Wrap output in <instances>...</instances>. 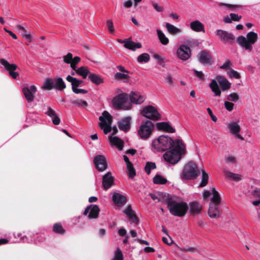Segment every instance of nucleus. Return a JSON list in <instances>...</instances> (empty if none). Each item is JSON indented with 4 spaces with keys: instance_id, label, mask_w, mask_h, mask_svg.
I'll return each instance as SVG.
<instances>
[{
    "instance_id": "1",
    "label": "nucleus",
    "mask_w": 260,
    "mask_h": 260,
    "mask_svg": "<svg viewBox=\"0 0 260 260\" xmlns=\"http://www.w3.org/2000/svg\"><path fill=\"white\" fill-rule=\"evenodd\" d=\"M171 150L167 151L164 154V158L167 161L174 165L181 159V156L185 150V146L181 140L177 139L174 141Z\"/></svg>"
},
{
    "instance_id": "2",
    "label": "nucleus",
    "mask_w": 260,
    "mask_h": 260,
    "mask_svg": "<svg viewBox=\"0 0 260 260\" xmlns=\"http://www.w3.org/2000/svg\"><path fill=\"white\" fill-rule=\"evenodd\" d=\"M167 204L170 213L175 216H184L188 209L187 203L182 201L171 200L167 201Z\"/></svg>"
},
{
    "instance_id": "3",
    "label": "nucleus",
    "mask_w": 260,
    "mask_h": 260,
    "mask_svg": "<svg viewBox=\"0 0 260 260\" xmlns=\"http://www.w3.org/2000/svg\"><path fill=\"white\" fill-rule=\"evenodd\" d=\"M174 141L173 139L165 135L160 136L157 139L152 141V147L153 149L157 151H165L174 145Z\"/></svg>"
},
{
    "instance_id": "4",
    "label": "nucleus",
    "mask_w": 260,
    "mask_h": 260,
    "mask_svg": "<svg viewBox=\"0 0 260 260\" xmlns=\"http://www.w3.org/2000/svg\"><path fill=\"white\" fill-rule=\"evenodd\" d=\"M200 174L197 165L192 162H188L184 167L181 178L182 180H193L196 179Z\"/></svg>"
},
{
    "instance_id": "5",
    "label": "nucleus",
    "mask_w": 260,
    "mask_h": 260,
    "mask_svg": "<svg viewBox=\"0 0 260 260\" xmlns=\"http://www.w3.org/2000/svg\"><path fill=\"white\" fill-rule=\"evenodd\" d=\"M257 39V35L253 31H250L247 34V37L240 36L237 39L238 43L243 48L249 51L253 49L252 45L254 44Z\"/></svg>"
},
{
    "instance_id": "6",
    "label": "nucleus",
    "mask_w": 260,
    "mask_h": 260,
    "mask_svg": "<svg viewBox=\"0 0 260 260\" xmlns=\"http://www.w3.org/2000/svg\"><path fill=\"white\" fill-rule=\"evenodd\" d=\"M99 126L103 130L105 134H107L111 131V125L112 122V117L109 113L107 111H104L102 115L100 116Z\"/></svg>"
},
{
    "instance_id": "7",
    "label": "nucleus",
    "mask_w": 260,
    "mask_h": 260,
    "mask_svg": "<svg viewBox=\"0 0 260 260\" xmlns=\"http://www.w3.org/2000/svg\"><path fill=\"white\" fill-rule=\"evenodd\" d=\"M112 104L118 109L128 110L131 108V104L128 102L126 95L120 93L113 98Z\"/></svg>"
},
{
    "instance_id": "8",
    "label": "nucleus",
    "mask_w": 260,
    "mask_h": 260,
    "mask_svg": "<svg viewBox=\"0 0 260 260\" xmlns=\"http://www.w3.org/2000/svg\"><path fill=\"white\" fill-rule=\"evenodd\" d=\"M154 125L149 120H146L143 122L138 130V134L143 139L149 138L153 132Z\"/></svg>"
},
{
    "instance_id": "9",
    "label": "nucleus",
    "mask_w": 260,
    "mask_h": 260,
    "mask_svg": "<svg viewBox=\"0 0 260 260\" xmlns=\"http://www.w3.org/2000/svg\"><path fill=\"white\" fill-rule=\"evenodd\" d=\"M226 125L229 132L235 138L244 140V138L240 134L241 127L238 122L232 120L228 122Z\"/></svg>"
},
{
    "instance_id": "10",
    "label": "nucleus",
    "mask_w": 260,
    "mask_h": 260,
    "mask_svg": "<svg viewBox=\"0 0 260 260\" xmlns=\"http://www.w3.org/2000/svg\"><path fill=\"white\" fill-rule=\"evenodd\" d=\"M0 63L4 67L6 71L8 72L9 75L13 79H16L19 76V73L15 71L18 69L16 64L10 63L5 59H0Z\"/></svg>"
},
{
    "instance_id": "11",
    "label": "nucleus",
    "mask_w": 260,
    "mask_h": 260,
    "mask_svg": "<svg viewBox=\"0 0 260 260\" xmlns=\"http://www.w3.org/2000/svg\"><path fill=\"white\" fill-rule=\"evenodd\" d=\"M221 42L224 43L232 44L235 40V37L232 33L222 29H217L215 32Z\"/></svg>"
},
{
    "instance_id": "12",
    "label": "nucleus",
    "mask_w": 260,
    "mask_h": 260,
    "mask_svg": "<svg viewBox=\"0 0 260 260\" xmlns=\"http://www.w3.org/2000/svg\"><path fill=\"white\" fill-rule=\"evenodd\" d=\"M142 114L146 118L152 120H158L160 115L156 108L152 106L145 107L142 111Z\"/></svg>"
},
{
    "instance_id": "13",
    "label": "nucleus",
    "mask_w": 260,
    "mask_h": 260,
    "mask_svg": "<svg viewBox=\"0 0 260 260\" xmlns=\"http://www.w3.org/2000/svg\"><path fill=\"white\" fill-rule=\"evenodd\" d=\"M177 54L178 58L182 60H186L191 56V50L185 45H181L177 49Z\"/></svg>"
},
{
    "instance_id": "14",
    "label": "nucleus",
    "mask_w": 260,
    "mask_h": 260,
    "mask_svg": "<svg viewBox=\"0 0 260 260\" xmlns=\"http://www.w3.org/2000/svg\"><path fill=\"white\" fill-rule=\"evenodd\" d=\"M199 61L204 64L211 65L213 63V59L211 54L206 50L201 51L197 55Z\"/></svg>"
},
{
    "instance_id": "15",
    "label": "nucleus",
    "mask_w": 260,
    "mask_h": 260,
    "mask_svg": "<svg viewBox=\"0 0 260 260\" xmlns=\"http://www.w3.org/2000/svg\"><path fill=\"white\" fill-rule=\"evenodd\" d=\"M93 163L96 169L100 172L104 171L107 168L106 158L102 155H96L93 159Z\"/></svg>"
},
{
    "instance_id": "16",
    "label": "nucleus",
    "mask_w": 260,
    "mask_h": 260,
    "mask_svg": "<svg viewBox=\"0 0 260 260\" xmlns=\"http://www.w3.org/2000/svg\"><path fill=\"white\" fill-rule=\"evenodd\" d=\"M100 212V209L96 205H90L88 206L84 211L85 215H88L89 219H95L96 218Z\"/></svg>"
},
{
    "instance_id": "17",
    "label": "nucleus",
    "mask_w": 260,
    "mask_h": 260,
    "mask_svg": "<svg viewBox=\"0 0 260 260\" xmlns=\"http://www.w3.org/2000/svg\"><path fill=\"white\" fill-rule=\"evenodd\" d=\"M114 177L110 172H107L103 177L102 185L105 190L109 189L114 183Z\"/></svg>"
},
{
    "instance_id": "18",
    "label": "nucleus",
    "mask_w": 260,
    "mask_h": 260,
    "mask_svg": "<svg viewBox=\"0 0 260 260\" xmlns=\"http://www.w3.org/2000/svg\"><path fill=\"white\" fill-rule=\"evenodd\" d=\"M112 201L115 205L121 207L126 204V198L120 193L115 192L113 194Z\"/></svg>"
},
{
    "instance_id": "19",
    "label": "nucleus",
    "mask_w": 260,
    "mask_h": 260,
    "mask_svg": "<svg viewBox=\"0 0 260 260\" xmlns=\"http://www.w3.org/2000/svg\"><path fill=\"white\" fill-rule=\"evenodd\" d=\"M131 120L130 116L122 118L118 123L119 128L124 132H127L131 128Z\"/></svg>"
},
{
    "instance_id": "20",
    "label": "nucleus",
    "mask_w": 260,
    "mask_h": 260,
    "mask_svg": "<svg viewBox=\"0 0 260 260\" xmlns=\"http://www.w3.org/2000/svg\"><path fill=\"white\" fill-rule=\"evenodd\" d=\"M219 205L214 203H210L208 210V214L211 218H218L219 217L220 212L219 210Z\"/></svg>"
},
{
    "instance_id": "21",
    "label": "nucleus",
    "mask_w": 260,
    "mask_h": 260,
    "mask_svg": "<svg viewBox=\"0 0 260 260\" xmlns=\"http://www.w3.org/2000/svg\"><path fill=\"white\" fill-rule=\"evenodd\" d=\"M156 126L157 128L159 130H162L170 133H174L175 132V129L167 122H158L156 123Z\"/></svg>"
},
{
    "instance_id": "22",
    "label": "nucleus",
    "mask_w": 260,
    "mask_h": 260,
    "mask_svg": "<svg viewBox=\"0 0 260 260\" xmlns=\"http://www.w3.org/2000/svg\"><path fill=\"white\" fill-rule=\"evenodd\" d=\"M119 42L124 43V46L125 48L135 51L136 49L140 48L142 46L140 43H135L132 41H129L127 39H125L124 41H121L119 40Z\"/></svg>"
},
{
    "instance_id": "23",
    "label": "nucleus",
    "mask_w": 260,
    "mask_h": 260,
    "mask_svg": "<svg viewBox=\"0 0 260 260\" xmlns=\"http://www.w3.org/2000/svg\"><path fill=\"white\" fill-rule=\"evenodd\" d=\"M130 99L132 103L140 104L145 100V97L139 92L132 91L130 94Z\"/></svg>"
},
{
    "instance_id": "24",
    "label": "nucleus",
    "mask_w": 260,
    "mask_h": 260,
    "mask_svg": "<svg viewBox=\"0 0 260 260\" xmlns=\"http://www.w3.org/2000/svg\"><path fill=\"white\" fill-rule=\"evenodd\" d=\"M45 113L52 118V122L54 125H58L60 122V118L57 116L56 112L50 107H48Z\"/></svg>"
},
{
    "instance_id": "25",
    "label": "nucleus",
    "mask_w": 260,
    "mask_h": 260,
    "mask_svg": "<svg viewBox=\"0 0 260 260\" xmlns=\"http://www.w3.org/2000/svg\"><path fill=\"white\" fill-rule=\"evenodd\" d=\"M124 213L129 219L132 220L134 223L136 224L138 223V219L137 217L135 212L132 210V208L130 205L127 206V207L125 209Z\"/></svg>"
},
{
    "instance_id": "26",
    "label": "nucleus",
    "mask_w": 260,
    "mask_h": 260,
    "mask_svg": "<svg viewBox=\"0 0 260 260\" xmlns=\"http://www.w3.org/2000/svg\"><path fill=\"white\" fill-rule=\"evenodd\" d=\"M112 145L116 146L119 150H122L123 147V142L116 136H110L109 138Z\"/></svg>"
},
{
    "instance_id": "27",
    "label": "nucleus",
    "mask_w": 260,
    "mask_h": 260,
    "mask_svg": "<svg viewBox=\"0 0 260 260\" xmlns=\"http://www.w3.org/2000/svg\"><path fill=\"white\" fill-rule=\"evenodd\" d=\"M216 79L223 90H227L230 88L231 84L223 76H218Z\"/></svg>"
},
{
    "instance_id": "28",
    "label": "nucleus",
    "mask_w": 260,
    "mask_h": 260,
    "mask_svg": "<svg viewBox=\"0 0 260 260\" xmlns=\"http://www.w3.org/2000/svg\"><path fill=\"white\" fill-rule=\"evenodd\" d=\"M66 87V84L61 78L58 77L54 79L53 88L58 90H63Z\"/></svg>"
},
{
    "instance_id": "29",
    "label": "nucleus",
    "mask_w": 260,
    "mask_h": 260,
    "mask_svg": "<svg viewBox=\"0 0 260 260\" xmlns=\"http://www.w3.org/2000/svg\"><path fill=\"white\" fill-rule=\"evenodd\" d=\"M190 28L195 31L200 32L204 31V25L199 20H195L190 24Z\"/></svg>"
},
{
    "instance_id": "30",
    "label": "nucleus",
    "mask_w": 260,
    "mask_h": 260,
    "mask_svg": "<svg viewBox=\"0 0 260 260\" xmlns=\"http://www.w3.org/2000/svg\"><path fill=\"white\" fill-rule=\"evenodd\" d=\"M211 193H212V197L211 198V203H214L215 205H219L221 201V198L218 191L215 188H211Z\"/></svg>"
},
{
    "instance_id": "31",
    "label": "nucleus",
    "mask_w": 260,
    "mask_h": 260,
    "mask_svg": "<svg viewBox=\"0 0 260 260\" xmlns=\"http://www.w3.org/2000/svg\"><path fill=\"white\" fill-rule=\"evenodd\" d=\"M156 32L160 42L164 45H168L169 43V40L165 34L159 29H156Z\"/></svg>"
},
{
    "instance_id": "32",
    "label": "nucleus",
    "mask_w": 260,
    "mask_h": 260,
    "mask_svg": "<svg viewBox=\"0 0 260 260\" xmlns=\"http://www.w3.org/2000/svg\"><path fill=\"white\" fill-rule=\"evenodd\" d=\"M209 86L211 88L212 91L215 93V96H219L220 95L221 91L216 80H212L209 84Z\"/></svg>"
},
{
    "instance_id": "33",
    "label": "nucleus",
    "mask_w": 260,
    "mask_h": 260,
    "mask_svg": "<svg viewBox=\"0 0 260 260\" xmlns=\"http://www.w3.org/2000/svg\"><path fill=\"white\" fill-rule=\"evenodd\" d=\"M225 176L229 179H232L236 181H239L242 179V177L240 175L232 173L229 171H225Z\"/></svg>"
},
{
    "instance_id": "34",
    "label": "nucleus",
    "mask_w": 260,
    "mask_h": 260,
    "mask_svg": "<svg viewBox=\"0 0 260 260\" xmlns=\"http://www.w3.org/2000/svg\"><path fill=\"white\" fill-rule=\"evenodd\" d=\"M165 25L168 32L172 35L178 34L181 31L179 28L168 22L166 23Z\"/></svg>"
},
{
    "instance_id": "35",
    "label": "nucleus",
    "mask_w": 260,
    "mask_h": 260,
    "mask_svg": "<svg viewBox=\"0 0 260 260\" xmlns=\"http://www.w3.org/2000/svg\"><path fill=\"white\" fill-rule=\"evenodd\" d=\"M25 98L28 102H31L34 100V93L31 92L28 87H24L22 89Z\"/></svg>"
},
{
    "instance_id": "36",
    "label": "nucleus",
    "mask_w": 260,
    "mask_h": 260,
    "mask_svg": "<svg viewBox=\"0 0 260 260\" xmlns=\"http://www.w3.org/2000/svg\"><path fill=\"white\" fill-rule=\"evenodd\" d=\"M201 206L197 202H193L190 203V211L192 214H197L200 212Z\"/></svg>"
},
{
    "instance_id": "37",
    "label": "nucleus",
    "mask_w": 260,
    "mask_h": 260,
    "mask_svg": "<svg viewBox=\"0 0 260 260\" xmlns=\"http://www.w3.org/2000/svg\"><path fill=\"white\" fill-rule=\"evenodd\" d=\"M88 78L92 82L96 85H99L103 82V79L99 76L94 73L90 74Z\"/></svg>"
},
{
    "instance_id": "38",
    "label": "nucleus",
    "mask_w": 260,
    "mask_h": 260,
    "mask_svg": "<svg viewBox=\"0 0 260 260\" xmlns=\"http://www.w3.org/2000/svg\"><path fill=\"white\" fill-rule=\"evenodd\" d=\"M209 180V175L204 170H202V180L201 182L199 185L200 187H203L206 186L208 184Z\"/></svg>"
},
{
    "instance_id": "39",
    "label": "nucleus",
    "mask_w": 260,
    "mask_h": 260,
    "mask_svg": "<svg viewBox=\"0 0 260 260\" xmlns=\"http://www.w3.org/2000/svg\"><path fill=\"white\" fill-rule=\"evenodd\" d=\"M230 16V17L229 16H226L224 17V21L225 22L231 23L232 21H239L241 18V16L234 13H231Z\"/></svg>"
},
{
    "instance_id": "40",
    "label": "nucleus",
    "mask_w": 260,
    "mask_h": 260,
    "mask_svg": "<svg viewBox=\"0 0 260 260\" xmlns=\"http://www.w3.org/2000/svg\"><path fill=\"white\" fill-rule=\"evenodd\" d=\"M75 71L77 74L81 76L84 79L86 78L87 75L89 73V71L84 67H81L78 69H76V70Z\"/></svg>"
},
{
    "instance_id": "41",
    "label": "nucleus",
    "mask_w": 260,
    "mask_h": 260,
    "mask_svg": "<svg viewBox=\"0 0 260 260\" xmlns=\"http://www.w3.org/2000/svg\"><path fill=\"white\" fill-rule=\"evenodd\" d=\"M153 182L156 184H165L168 180L166 178H164L160 175H155L153 179Z\"/></svg>"
},
{
    "instance_id": "42",
    "label": "nucleus",
    "mask_w": 260,
    "mask_h": 260,
    "mask_svg": "<svg viewBox=\"0 0 260 260\" xmlns=\"http://www.w3.org/2000/svg\"><path fill=\"white\" fill-rule=\"evenodd\" d=\"M53 86L54 79L48 78L44 81L42 88L45 89L50 90L53 88Z\"/></svg>"
},
{
    "instance_id": "43",
    "label": "nucleus",
    "mask_w": 260,
    "mask_h": 260,
    "mask_svg": "<svg viewBox=\"0 0 260 260\" xmlns=\"http://www.w3.org/2000/svg\"><path fill=\"white\" fill-rule=\"evenodd\" d=\"M53 231L55 233L61 235L65 233V230L63 229L62 225L60 223H56L53 225Z\"/></svg>"
},
{
    "instance_id": "44",
    "label": "nucleus",
    "mask_w": 260,
    "mask_h": 260,
    "mask_svg": "<svg viewBox=\"0 0 260 260\" xmlns=\"http://www.w3.org/2000/svg\"><path fill=\"white\" fill-rule=\"evenodd\" d=\"M72 103L77 107H86L88 105L86 101L80 99L73 100Z\"/></svg>"
},
{
    "instance_id": "45",
    "label": "nucleus",
    "mask_w": 260,
    "mask_h": 260,
    "mask_svg": "<svg viewBox=\"0 0 260 260\" xmlns=\"http://www.w3.org/2000/svg\"><path fill=\"white\" fill-rule=\"evenodd\" d=\"M150 59V56L148 53H143L139 55L138 58L137 60L138 61L142 63V62H147L149 61Z\"/></svg>"
},
{
    "instance_id": "46",
    "label": "nucleus",
    "mask_w": 260,
    "mask_h": 260,
    "mask_svg": "<svg viewBox=\"0 0 260 260\" xmlns=\"http://www.w3.org/2000/svg\"><path fill=\"white\" fill-rule=\"evenodd\" d=\"M156 168V165L154 162H147L145 167V172L147 174H150L151 170Z\"/></svg>"
},
{
    "instance_id": "47",
    "label": "nucleus",
    "mask_w": 260,
    "mask_h": 260,
    "mask_svg": "<svg viewBox=\"0 0 260 260\" xmlns=\"http://www.w3.org/2000/svg\"><path fill=\"white\" fill-rule=\"evenodd\" d=\"M128 171V175L129 178L133 179L136 175V171L133 167V165H131L126 167Z\"/></svg>"
},
{
    "instance_id": "48",
    "label": "nucleus",
    "mask_w": 260,
    "mask_h": 260,
    "mask_svg": "<svg viewBox=\"0 0 260 260\" xmlns=\"http://www.w3.org/2000/svg\"><path fill=\"white\" fill-rule=\"evenodd\" d=\"M228 74L231 78H234L235 79H239L240 78L239 73L231 68L230 71L228 72Z\"/></svg>"
},
{
    "instance_id": "49",
    "label": "nucleus",
    "mask_w": 260,
    "mask_h": 260,
    "mask_svg": "<svg viewBox=\"0 0 260 260\" xmlns=\"http://www.w3.org/2000/svg\"><path fill=\"white\" fill-rule=\"evenodd\" d=\"M115 78L117 79H127L129 78L128 73H116Z\"/></svg>"
},
{
    "instance_id": "50",
    "label": "nucleus",
    "mask_w": 260,
    "mask_h": 260,
    "mask_svg": "<svg viewBox=\"0 0 260 260\" xmlns=\"http://www.w3.org/2000/svg\"><path fill=\"white\" fill-rule=\"evenodd\" d=\"M123 254L119 248H117L112 260H123Z\"/></svg>"
},
{
    "instance_id": "51",
    "label": "nucleus",
    "mask_w": 260,
    "mask_h": 260,
    "mask_svg": "<svg viewBox=\"0 0 260 260\" xmlns=\"http://www.w3.org/2000/svg\"><path fill=\"white\" fill-rule=\"evenodd\" d=\"M73 60V55L71 53H68L66 55L63 56V61L68 64H71Z\"/></svg>"
},
{
    "instance_id": "52",
    "label": "nucleus",
    "mask_w": 260,
    "mask_h": 260,
    "mask_svg": "<svg viewBox=\"0 0 260 260\" xmlns=\"http://www.w3.org/2000/svg\"><path fill=\"white\" fill-rule=\"evenodd\" d=\"M239 95L236 93H232L228 97V100L234 102H237L239 100Z\"/></svg>"
},
{
    "instance_id": "53",
    "label": "nucleus",
    "mask_w": 260,
    "mask_h": 260,
    "mask_svg": "<svg viewBox=\"0 0 260 260\" xmlns=\"http://www.w3.org/2000/svg\"><path fill=\"white\" fill-rule=\"evenodd\" d=\"M80 58L78 56H76L73 58V61L71 63V67L73 70H76V64L80 62Z\"/></svg>"
},
{
    "instance_id": "54",
    "label": "nucleus",
    "mask_w": 260,
    "mask_h": 260,
    "mask_svg": "<svg viewBox=\"0 0 260 260\" xmlns=\"http://www.w3.org/2000/svg\"><path fill=\"white\" fill-rule=\"evenodd\" d=\"M193 71L194 72V75L196 77L202 80L204 79V75L202 72L198 71L196 70H193Z\"/></svg>"
},
{
    "instance_id": "55",
    "label": "nucleus",
    "mask_w": 260,
    "mask_h": 260,
    "mask_svg": "<svg viewBox=\"0 0 260 260\" xmlns=\"http://www.w3.org/2000/svg\"><path fill=\"white\" fill-rule=\"evenodd\" d=\"M165 79L166 80L167 83H168V84L170 86L173 85V84L174 83V81H173L172 77L170 73H168L166 75V76L165 77Z\"/></svg>"
},
{
    "instance_id": "56",
    "label": "nucleus",
    "mask_w": 260,
    "mask_h": 260,
    "mask_svg": "<svg viewBox=\"0 0 260 260\" xmlns=\"http://www.w3.org/2000/svg\"><path fill=\"white\" fill-rule=\"evenodd\" d=\"M234 105V104L231 102L228 101L224 102V106L226 110H228L229 111H231L233 110Z\"/></svg>"
},
{
    "instance_id": "57",
    "label": "nucleus",
    "mask_w": 260,
    "mask_h": 260,
    "mask_svg": "<svg viewBox=\"0 0 260 260\" xmlns=\"http://www.w3.org/2000/svg\"><path fill=\"white\" fill-rule=\"evenodd\" d=\"M73 91L76 94H85L87 93L88 92L87 90H85L84 89H80L78 88H73Z\"/></svg>"
},
{
    "instance_id": "58",
    "label": "nucleus",
    "mask_w": 260,
    "mask_h": 260,
    "mask_svg": "<svg viewBox=\"0 0 260 260\" xmlns=\"http://www.w3.org/2000/svg\"><path fill=\"white\" fill-rule=\"evenodd\" d=\"M251 194L255 198H260V188L256 187L254 190H253Z\"/></svg>"
},
{
    "instance_id": "59",
    "label": "nucleus",
    "mask_w": 260,
    "mask_h": 260,
    "mask_svg": "<svg viewBox=\"0 0 260 260\" xmlns=\"http://www.w3.org/2000/svg\"><path fill=\"white\" fill-rule=\"evenodd\" d=\"M184 250L186 252L191 253H196L199 252L197 248L192 247H186L184 248Z\"/></svg>"
},
{
    "instance_id": "60",
    "label": "nucleus",
    "mask_w": 260,
    "mask_h": 260,
    "mask_svg": "<svg viewBox=\"0 0 260 260\" xmlns=\"http://www.w3.org/2000/svg\"><path fill=\"white\" fill-rule=\"evenodd\" d=\"M107 25L108 28V30L109 32H113L114 31V27H113V22L111 20H108L107 21Z\"/></svg>"
},
{
    "instance_id": "61",
    "label": "nucleus",
    "mask_w": 260,
    "mask_h": 260,
    "mask_svg": "<svg viewBox=\"0 0 260 260\" xmlns=\"http://www.w3.org/2000/svg\"><path fill=\"white\" fill-rule=\"evenodd\" d=\"M82 83V81L78 80L77 79L75 78L72 84V88H77Z\"/></svg>"
},
{
    "instance_id": "62",
    "label": "nucleus",
    "mask_w": 260,
    "mask_h": 260,
    "mask_svg": "<svg viewBox=\"0 0 260 260\" xmlns=\"http://www.w3.org/2000/svg\"><path fill=\"white\" fill-rule=\"evenodd\" d=\"M152 6L153 8L155 9V10L158 12H160L162 11L163 8L161 6L159 5L158 4L156 3H152Z\"/></svg>"
},
{
    "instance_id": "63",
    "label": "nucleus",
    "mask_w": 260,
    "mask_h": 260,
    "mask_svg": "<svg viewBox=\"0 0 260 260\" xmlns=\"http://www.w3.org/2000/svg\"><path fill=\"white\" fill-rule=\"evenodd\" d=\"M133 3L131 0L125 1L123 3V6L124 8H129L133 6Z\"/></svg>"
},
{
    "instance_id": "64",
    "label": "nucleus",
    "mask_w": 260,
    "mask_h": 260,
    "mask_svg": "<svg viewBox=\"0 0 260 260\" xmlns=\"http://www.w3.org/2000/svg\"><path fill=\"white\" fill-rule=\"evenodd\" d=\"M207 110L208 112V114H209V115L211 117V118L212 119V120L214 121V122H216L217 120V118H216V117L213 114V112L211 110V109L210 108H208L207 109Z\"/></svg>"
}]
</instances>
